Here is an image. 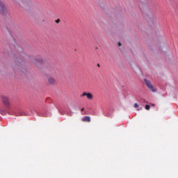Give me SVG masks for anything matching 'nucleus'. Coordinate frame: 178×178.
Returning <instances> with one entry per match:
<instances>
[{
	"instance_id": "obj_1",
	"label": "nucleus",
	"mask_w": 178,
	"mask_h": 178,
	"mask_svg": "<svg viewBox=\"0 0 178 178\" xmlns=\"http://www.w3.org/2000/svg\"><path fill=\"white\" fill-rule=\"evenodd\" d=\"M144 81L147 86V87L150 89L152 92H155V91H156V90H155V88H154V86L152 85L151 81H149L147 79H144Z\"/></svg>"
},
{
	"instance_id": "obj_2",
	"label": "nucleus",
	"mask_w": 178,
	"mask_h": 178,
	"mask_svg": "<svg viewBox=\"0 0 178 178\" xmlns=\"http://www.w3.org/2000/svg\"><path fill=\"white\" fill-rule=\"evenodd\" d=\"M1 101L6 106H9L10 105V100H9V97L6 96H2Z\"/></svg>"
},
{
	"instance_id": "obj_3",
	"label": "nucleus",
	"mask_w": 178,
	"mask_h": 178,
	"mask_svg": "<svg viewBox=\"0 0 178 178\" xmlns=\"http://www.w3.org/2000/svg\"><path fill=\"white\" fill-rule=\"evenodd\" d=\"M81 97H87L88 99H92V98H94V96L92 95V94H91L90 92H84Z\"/></svg>"
},
{
	"instance_id": "obj_4",
	"label": "nucleus",
	"mask_w": 178,
	"mask_h": 178,
	"mask_svg": "<svg viewBox=\"0 0 178 178\" xmlns=\"http://www.w3.org/2000/svg\"><path fill=\"white\" fill-rule=\"evenodd\" d=\"M5 12V5L3 4V3H2V1H0V13L3 14V13Z\"/></svg>"
},
{
	"instance_id": "obj_5",
	"label": "nucleus",
	"mask_w": 178,
	"mask_h": 178,
	"mask_svg": "<svg viewBox=\"0 0 178 178\" xmlns=\"http://www.w3.org/2000/svg\"><path fill=\"white\" fill-rule=\"evenodd\" d=\"M82 120H83V122H91V118H90V116H84L82 118Z\"/></svg>"
},
{
	"instance_id": "obj_6",
	"label": "nucleus",
	"mask_w": 178,
	"mask_h": 178,
	"mask_svg": "<svg viewBox=\"0 0 178 178\" xmlns=\"http://www.w3.org/2000/svg\"><path fill=\"white\" fill-rule=\"evenodd\" d=\"M49 82L50 83V84H55V79H54V78H49Z\"/></svg>"
},
{
	"instance_id": "obj_7",
	"label": "nucleus",
	"mask_w": 178,
	"mask_h": 178,
	"mask_svg": "<svg viewBox=\"0 0 178 178\" xmlns=\"http://www.w3.org/2000/svg\"><path fill=\"white\" fill-rule=\"evenodd\" d=\"M145 109H146L147 111H149L151 106H150L149 105H148V104H146L145 106Z\"/></svg>"
},
{
	"instance_id": "obj_8",
	"label": "nucleus",
	"mask_w": 178,
	"mask_h": 178,
	"mask_svg": "<svg viewBox=\"0 0 178 178\" xmlns=\"http://www.w3.org/2000/svg\"><path fill=\"white\" fill-rule=\"evenodd\" d=\"M0 113H1V115H6V111H0Z\"/></svg>"
},
{
	"instance_id": "obj_9",
	"label": "nucleus",
	"mask_w": 178,
	"mask_h": 178,
	"mask_svg": "<svg viewBox=\"0 0 178 178\" xmlns=\"http://www.w3.org/2000/svg\"><path fill=\"white\" fill-rule=\"evenodd\" d=\"M36 62H39V63H42V60L36 59Z\"/></svg>"
},
{
	"instance_id": "obj_10",
	"label": "nucleus",
	"mask_w": 178,
	"mask_h": 178,
	"mask_svg": "<svg viewBox=\"0 0 178 178\" xmlns=\"http://www.w3.org/2000/svg\"><path fill=\"white\" fill-rule=\"evenodd\" d=\"M134 106V108H138V104L137 103H135Z\"/></svg>"
},
{
	"instance_id": "obj_11",
	"label": "nucleus",
	"mask_w": 178,
	"mask_h": 178,
	"mask_svg": "<svg viewBox=\"0 0 178 178\" xmlns=\"http://www.w3.org/2000/svg\"><path fill=\"white\" fill-rule=\"evenodd\" d=\"M59 22H60V20L59 19L56 20V23H59Z\"/></svg>"
},
{
	"instance_id": "obj_12",
	"label": "nucleus",
	"mask_w": 178,
	"mask_h": 178,
	"mask_svg": "<svg viewBox=\"0 0 178 178\" xmlns=\"http://www.w3.org/2000/svg\"><path fill=\"white\" fill-rule=\"evenodd\" d=\"M122 45V43L120 42H118V47H120Z\"/></svg>"
},
{
	"instance_id": "obj_13",
	"label": "nucleus",
	"mask_w": 178,
	"mask_h": 178,
	"mask_svg": "<svg viewBox=\"0 0 178 178\" xmlns=\"http://www.w3.org/2000/svg\"><path fill=\"white\" fill-rule=\"evenodd\" d=\"M81 111L83 112V111H84V108H82Z\"/></svg>"
},
{
	"instance_id": "obj_14",
	"label": "nucleus",
	"mask_w": 178,
	"mask_h": 178,
	"mask_svg": "<svg viewBox=\"0 0 178 178\" xmlns=\"http://www.w3.org/2000/svg\"><path fill=\"white\" fill-rule=\"evenodd\" d=\"M137 111H140V108H137Z\"/></svg>"
},
{
	"instance_id": "obj_15",
	"label": "nucleus",
	"mask_w": 178,
	"mask_h": 178,
	"mask_svg": "<svg viewBox=\"0 0 178 178\" xmlns=\"http://www.w3.org/2000/svg\"><path fill=\"white\" fill-rule=\"evenodd\" d=\"M25 3H27V1H25Z\"/></svg>"
},
{
	"instance_id": "obj_16",
	"label": "nucleus",
	"mask_w": 178,
	"mask_h": 178,
	"mask_svg": "<svg viewBox=\"0 0 178 178\" xmlns=\"http://www.w3.org/2000/svg\"><path fill=\"white\" fill-rule=\"evenodd\" d=\"M97 66H99V64H97Z\"/></svg>"
},
{
	"instance_id": "obj_17",
	"label": "nucleus",
	"mask_w": 178,
	"mask_h": 178,
	"mask_svg": "<svg viewBox=\"0 0 178 178\" xmlns=\"http://www.w3.org/2000/svg\"><path fill=\"white\" fill-rule=\"evenodd\" d=\"M152 106H154V104H152Z\"/></svg>"
}]
</instances>
